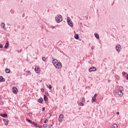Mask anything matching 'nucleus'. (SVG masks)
<instances>
[{"label":"nucleus","mask_w":128,"mask_h":128,"mask_svg":"<svg viewBox=\"0 0 128 128\" xmlns=\"http://www.w3.org/2000/svg\"><path fill=\"white\" fill-rule=\"evenodd\" d=\"M52 28H56L54 26H51Z\"/></svg>","instance_id":"nucleus-43"},{"label":"nucleus","mask_w":128,"mask_h":128,"mask_svg":"<svg viewBox=\"0 0 128 128\" xmlns=\"http://www.w3.org/2000/svg\"><path fill=\"white\" fill-rule=\"evenodd\" d=\"M12 90L13 94H18V88H16L15 86H14L12 88Z\"/></svg>","instance_id":"nucleus-4"},{"label":"nucleus","mask_w":128,"mask_h":128,"mask_svg":"<svg viewBox=\"0 0 128 128\" xmlns=\"http://www.w3.org/2000/svg\"><path fill=\"white\" fill-rule=\"evenodd\" d=\"M27 72H28V74H29V76H30V74H31V72H30V71H27Z\"/></svg>","instance_id":"nucleus-34"},{"label":"nucleus","mask_w":128,"mask_h":128,"mask_svg":"<svg viewBox=\"0 0 128 128\" xmlns=\"http://www.w3.org/2000/svg\"><path fill=\"white\" fill-rule=\"evenodd\" d=\"M43 128H48V124H44L42 125Z\"/></svg>","instance_id":"nucleus-29"},{"label":"nucleus","mask_w":128,"mask_h":128,"mask_svg":"<svg viewBox=\"0 0 128 128\" xmlns=\"http://www.w3.org/2000/svg\"><path fill=\"white\" fill-rule=\"evenodd\" d=\"M119 90H120V91L122 92V90H124V88L122 86H120L119 87Z\"/></svg>","instance_id":"nucleus-26"},{"label":"nucleus","mask_w":128,"mask_h":128,"mask_svg":"<svg viewBox=\"0 0 128 128\" xmlns=\"http://www.w3.org/2000/svg\"><path fill=\"white\" fill-rule=\"evenodd\" d=\"M45 96H49L48 92H45Z\"/></svg>","instance_id":"nucleus-31"},{"label":"nucleus","mask_w":128,"mask_h":128,"mask_svg":"<svg viewBox=\"0 0 128 128\" xmlns=\"http://www.w3.org/2000/svg\"><path fill=\"white\" fill-rule=\"evenodd\" d=\"M44 102H46V100H48V96H46V95H44Z\"/></svg>","instance_id":"nucleus-21"},{"label":"nucleus","mask_w":128,"mask_h":128,"mask_svg":"<svg viewBox=\"0 0 128 128\" xmlns=\"http://www.w3.org/2000/svg\"><path fill=\"white\" fill-rule=\"evenodd\" d=\"M62 118H64V114H60L58 118L59 122H62Z\"/></svg>","instance_id":"nucleus-15"},{"label":"nucleus","mask_w":128,"mask_h":128,"mask_svg":"<svg viewBox=\"0 0 128 128\" xmlns=\"http://www.w3.org/2000/svg\"><path fill=\"white\" fill-rule=\"evenodd\" d=\"M41 92H44V88H41Z\"/></svg>","instance_id":"nucleus-37"},{"label":"nucleus","mask_w":128,"mask_h":128,"mask_svg":"<svg viewBox=\"0 0 128 128\" xmlns=\"http://www.w3.org/2000/svg\"><path fill=\"white\" fill-rule=\"evenodd\" d=\"M17 52H18L20 53V51L18 50Z\"/></svg>","instance_id":"nucleus-44"},{"label":"nucleus","mask_w":128,"mask_h":128,"mask_svg":"<svg viewBox=\"0 0 128 128\" xmlns=\"http://www.w3.org/2000/svg\"><path fill=\"white\" fill-rule=\"evenodd\" d=\"M50 128H54V127L52 126V125H50V126H49Z\"/></svg>","instance_id":"nucleus-38"},{"label":"nucleus","mask_w":128,"mask_h":128,"mask_svg":"<svg viewBox=\"0 0 128 128\" xmlns=\"http://www.w3.org/2000/svg\"><path fill=\"white\" fill-rule=\"evenodd\" d=\"M122 76H126V75L128 74H126V72H122Z\"/></svg>","instance_id":"nucleus-28"},{"label":"nucleus","mask_w":128,"mask_h":128,"mask_svg":"<svg viewBox=\"0 0 128 128\" xmlns=\"http://www.w3.org/2000/svg\"><path fill=\"white\" fill-rule=\"evenodd\" d=\"M0 48H4V46L1 44H0Z\"/></svg>","instance_id":"nucleus-32"},{"label":"nucleus","mask_w":128,"mask_h":128,"mask_svg":"<svg viewBox=\"0 0 128 128\" xmlns=\"http://www.w3.org/2000/svg\"><path fill=\"white\" fill-rule=\"evenodd\" d=\"M4 124H5L6 126H8V120H5Z\"/></svg>","instance_id":"nucleus-23"},{"label":"nucleus","mask_w":128,"mask_h":128,"mask_svg":"<svg viewBox=\"0 0 128 128\" xmlns=\"http://www.w3.org/2000/svg\"><path fill=\"white\" fill-rule=\"evenodd\" d=\"M66 20L68 26H71V28H72V26H74V24H72V22L70 18V17H67Z\"/></svg>","instance_id":"nucleus-2"},{"label":"nucleus","mask_w":128,"mask_h":128,"mask_svg":"<svg viewBox=\"0 0 128 128\" xmlns=\"http://www.w3.org/2000/svg\"><path fill=\"white\" fill-rule=\"evenodd\" d=\"M55 20L58 24H60V22H62V16L61 15H60L58 17L55 18Z\"/></svg>","instance_id":"nucleus-1"},{"label":"nucleus","mask_w":128,"mask_h":128,"mask_svg":"<svg viewBox=\"0 0 128 128\" xmlns=\"http://www.w3.org/2000/svg\"><path fill=\"white\" fill-rule=\"evenodd\" d=\"M116 114H120V112H116Z\"/></svg>","instance_id":"nucleus-42"},{"label":"nucleus","mask_w":128,"mask_h":128,"mask_svg":"<svg viewBox=\"0 0 128 128\" xmlns=\"http://www.w3.org/2000/svg\"><path fill=\"white\" fill-rule=\"evenodd\" d=\"M26 122H29V124H32V121L30 120V119H26Z\"/></svg>","instance_id":"nucleus-22"},{"label":"nucleus","mask_w":128,"mask_h":128,"mask_svg":"<svg viewBox=\"0 0 128 128\" xmlns=\"http://www.w3.org/2000/svg\"><path fill=\"white\" fill-rule=\"evenodd\" d=\"M47 87L48 88L49 90H52V85H50V84L47 85Z\"/></svg>","instance_id":"nucleus-25"},{"label":"nucleus","mask_w":128,"mask_h":128,"mask_svg":"<svg viewBox=\"0 0 128 128\" xmlns=\"http://www.w3.org/2000/svg\"><path fill=\"white\" fill-rule=\"evenodd\" d=\"M58 62V60L56 59H54L52 60V64H54V66H56V64H57Z\"/></svg>","instance_id":"nucleus-6"},{"label":"nucleus","mask_w":128,"mask_h":128,"mask_svg":"<svg viewBox=\"0 0 128 128\" xmlns=\"http://www.w3.org/2000/svg\"><path fill=\"white\" fill-rule=\"evenodd\" d=\"M48 122V119H46L45 120V121L44 122V124H46V122Z\"/></svg>","instance_id":"nucleus-33"},{"label":"nucleus","mask_w":128,"mask_h":128,"mask_svg":"<svg viewBox=\"0 0 128 128\" xmlns=\"http://www.w3.org/2000/svg\"><path fill=\"white\" fill-rule=\"evenodd\" d=\"M84 98H82V100L80 102V106H84Z\"/></svg>","instance_id":"nucleus-12"},{"label":"nucleus","mask_w":128,"mask_h":128,"mask_svg":"<svg viewBox=\"0 0 128 128\" xmlns=\"http://www.w3.org/2000/svg\"><path fill=\"white\" fill-rule=\"evenodd\" d=\"M34 71L36 74H38V72H40V69H38V68H35Z\"/></svg>","instance_id":"nucleus-20"},{"label":"nucleus","mask_w":128,"mask_h":128,"mask_svg":"<svg viewBox=\"0 0 128 128\" xmlns=\"http://www.w3.org/2000/svg\"><path fill=\"white\" fill-rule=\"evenodd\" d=\"M0 104H2V103L0 102Z\"/></svg>","instance_id":"nucleus-46"},{"label":"nucleus","mask_w":128,"mask_h":128,"mask_svg":"<svg viewBox=\"0 0 128 128\" xmlns=\"http://www.w3.org/2000/svg\"><path fill=\"white\" fill-rule=\"evenodd\" d=\"M120 46H121L120 45L116 46V50H117V52H120Z\"/></svg>","instance_id":"nucleus-10"},{"label":"nucleus","mask_w":128,"mask_h":128,"mask_svg":"<svg viewBox=\"0 0 128 128\" xmlns=\"http://www.w3.org/2000/svg\"><path fill=\"white\" fill-rule=\"evenodd\" d=\"M42 102H44V99H42V98L38 100V102H40V104H42Z\"/></svg>","instance_id":"nucleus-16"},{"label":"nucleus","mask_w":128,"mask_h":128,"mask_svg":"<svg viewBox=\"0 0 128 128\" xmlns=\"http://www.w3.org/2000/svg\"><path fill=\"white\" fill-rule=\"evenodd\" d=\"M6 82V79L2 76H0V82Z\"/></svg>","instance_id":"nucleus-7"},{"label":"nucleus","mask_w":128,"mask_h":128,"mask_svg":"<svg viewBox=\"0 0 128 128\" xmlns=\"http://www.w3.org/2000/svg\"><path fill=\"white\" fill-rule=\"evenodd\" d=\"M5 26H6V24H4V22L1 23L0 26L2 28H4V30H6Z\"/></svg>","instance_id":"nucleus-9"},{"label":"nucleus","mask_w":128,"mask_h":128,"mask_svg":"<svg viewBox=\"0 0 128 128\" xmlns=\"http://www.w3.org/2000/svg\"><path fill=\"white\" fill-rule=\"evenodd\" d=\"M38 128H42V126H38Z\"/></svg>","instance_id":"nucleus-41"},{"label":"nucleus","mask_w":128,"mask_h":128,"mask_svg":"<svg viewBox=\"0 0 128 128\" xmlns=\"http://www.w3.org/2000/svg\"><path fill=\"white\" fill-rule=\"evenodd\" d=\"M112 128H118V125L116 124H114L112 126Z\"/></svg>","instance_id":"nucleus-24"},{"label":"nucleus","mask_w":128,"mask_h":128,"mask_svg":"<svg viewBox=\"0 0 128 128\" xmlns=\"http://www.w3.org/2000/svg\"><path fill=\"white\" fill-rule=\"evenodd\" d=\"M0 116H2V118H8V114H0Z\"/></svg>","instance_id":"nucleus-11"},{"label":"nucleus","mask_w":128,"mask_h":128,"mask_svg":"<svg viewBox=\"0 0 128 128\" xmlns=\"http://www.w3.org/2000/svg\"><path fill=\"white\" fill-rule=\"evenodd\" d=\"M42 60H43V62H46V58L45 57H42Z\"/></svg>","instance_id":"nucleus-27"},{"label":"nucleus","mask_w":128,"mask_h":128,"mask_svg":"<svg viewBox=\"0 0 128 128\" xmlns=\"http://www.w3.org/2000/svg\"><path fill=\"white\" fill-rule=\"evenodd\" d=\"M114 94H116V92H114Z\"/></svg>","instance_id":"nucleus-45"},{"label":"nucleus","mask_w":128,"mask_h":128,"mask_svg":"<svg viewBox=\"0 0 128 128\" xmlns=\"http://www.w3.org/2000/svg\"><path fill=\"white\" fill-rule=\"evenodd\" d=\"M92 102H96V99L94 98H92Z\"/></svg>","instance_id":"nucleus-30"},{"label":"nucleus","mask_w":128,"mask_h":128,"mask_svg":"<svg viewBox=\"0 0 128 128\" xmlns=\"http://www.w3.org/2000/svg\"><path fill=\"white\" fill-rule=\"evenodd\" d=\"M118 94L120 96H124V93H122V91H118Z\"/></svg>","instance_id":"nucleus-14"},{"label":"nucleus","mask_w":128,"mask_h":128,"mask_svg":"<svg viewBox=\"0 0 128 128\" xmlns=\"http://www.w3.org/2000/svg\"><path fill=\"white\" fill-rule=\"evenodd\" d=\"M32 124H33V126H36V128H38V124H36L34 122H32Z\"/></svg>","instance_id":"nucleus-18"},{"label":"nucleus","mask_w":128,"mask_h":128,"mask_svg":"<svg viewBox=\"0 0 128 128\" xmlns=\"http://www.w3.org/2000/svg\"><path fill=\"white\" fill-rule=\"evenodd\" d=\"M45 110H46V108H45L44 107H43V108H42V112H44Z\"/></svg>","instance_id":"nucleus-35"},{"label":"nucleus","mask_w":128,"mask_h":128,"mask_svg":"<svg viewBox=\"0 0 128 128\" xmlns=\"http://www.w3.org/2000/svg\"><path fill=\"white\" fill-rule=\"evenodd\" d=\"M88 70L90 72H96V67L90 68Z\"/></svg>","instance_id":"nucleus-5"},{"label":"nucleus","mask_w":128,"mask_h":128,"mask_svg":"<svg viewBox=\"0 0 128 128\" xmlns=\"http://www.w3.org/2000/svg\"><path fill=\"white\" fill-rule=\"evenodd\" d=\"M115 94H116V92H115Z\"/></svg>","instance_id":"nucleus-47"},{"label":"nucleus","mask_w":128,"mask_h":128,"mask_svg":"<svg viewBox=\"0 0 128 128\" xmlns=\"http://www.w3.org/2000/svg\"><path fill=\"white\" fill-rule=\"evenodd\" d=\"M126 80H128V74H126Z\"/></svg>","instance_id":"nucleus-36"},{"label":"nucleus","mask_w":128,"mask_h":128,"mask_svg":"<svg viewBox=\"0 0 128 128\" xmlns=\"http://www.w3.org/2000/svg\"><path fill=\"white\" fill-rule=\"evenodd\" d=\"M54 66H55V68H62V62H57V64Z\"/></svg>","instance_id":"nucleus-3"},{"label":"nucleus","mask_w":128,"mask_h":128,"mask_svg":"<svg viewBox=\"0 0 128 128\" xmlns=\"http://www.w3.org/2000/svg\"><path fill=\"white\" fill-rule=\"evenodd\" d=\"M96 96H97V94H95L94 95V98H96Z\"/></svg>","instance_id":"nucleus-40"},{"label":"nucleus","mask_w":128,"mask_h":128,"mask_svg":"<svg viewBox=\"0 0 128 128\" xmlns=\"http://www.w3.org/2000/svg\"><path fill=\"white\" fill-rule=\"evenodd\" d=\"M9 46H10V43L8 42V41H7L4 46V48H6V49L8 48Z\"/></svg>","instance_id":"nucleus-8"},{"label":"nucleus","mask_w":128,"mask_h":128,"mask_svg":"<svg viewBox=\"0 0 128 128\" xmlns=\"http://www.w3.org/2000/svg\"><path fill=\"white\" fill-rule=\"evenodd\" d=\"M91 48H92V50H94V46H92L91 47Z\"/></svg>","instance_id":"nucleus-39"},{"label":"nucleus","mask_w":128,"mask_h":128,"mask_svg":"<svg viewBox=\"0 0 128 128\" xmlns=\"http://www.w3.org/2000/svg\"><path fill=\"white\" fill-rule=\"evenodd\" d=\"M74 38L76 40H78V38H80V36H78V34H76Z\"/></svg>","instance_id":"nucleus-17"},{"label":"nucleus","mask_w":128,"mask_h":128,"mask_svg":"<svg viewBox=\"0 0 128 128\" xmlns=\"http://www.w3.org/2000/svg\"><path fill=\"white\" fill-rule=\"evenodd\" d=\"M94 36L95 38H97V40H100V36L98 35V33H95L94 34Z\"/></svg>","instance_id":"nucleus-13"},{"label":"nucleus","mask_w":128,"mask_h":128,"mask_svg":"<svg viewBox=\"0 0 128 128\" xmlns=\"http://www.w3.org/2000/svg\"><path fill=\"white\" fill-rule=\"evenodd\" d=\"M10 69L8 68L5 69V72H6V74H10Z\"/></svg>","instance_id":"nucleus-19"}]
</instances>
